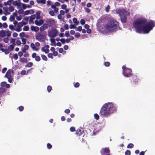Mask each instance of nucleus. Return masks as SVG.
<instances>
[{"mask_svg": "<svg viewBox=\"0 0 155 155\" xmlns=\"http://www.w3.org/2000/svg\"><path fill=\"white\" fill-rule=\"evenodd\" d=\"M155 22L152 20H150L147 22L146 18H141L134 21L133 25L137 32L147 34L155 26Z\"/></svg>", "mask_w": 155, "mask_h": 155, "instance_id": "nucleus-1", "label": "nucleus"}, {"mask_svg": "<svg viewBox=\"0 0 155 155\" xmlns=\"http://www.w3.org/2000/svg\"><path fill=\"white\" fill-rule=\"evenodd\" d=\"M117 107L110 103H107L104 104L101 107L99 114L104 117H107L117 111Z\"/></svg>", "mask_w": 155, "mask_h": 155, "instance_id": "nucleus-2", "label": "nucleus"}, {"mask_svg": "<svg viewBox=\"0 0 155 155\" xmlns=\"http://www.w3.org/2000/svg\"><path fill=\"white\" fill-rule=\"evenodd\" d=\"M105 28L108 31H112L119 27V23L115 20H110L105 26Z\"/></svg>", "mask_w": 155, "mask_h": 155, "instance_id": "nucleus-3", "label": "nucleus"}, {"mask_svg": "<svg viewBox=\"0 0 155 155\" xmlns=\"http://www.w3.org/2000/svg\"><path fill=\"white\" fill-rule=\"evenodd\" d=\"M123 74L126 77H130L133 75L132 70L131 68H127L125 65L122 66Z\"/></svg>", "mask_w": 155, "mask_h": 155, "instance_id": "nucleus-4", "label": "nucleus"}, {"mask_svg": "<svg viewBox=\"0 0 155 155\" xmlns=\"http://www.w3.org/2000/svg\"><path fill=\"white\" fill-rule=\"evenodd\" d=\"M35 39L40 42L44 41L46 39L45 35L41 33H38L35 35Z\"/></svg>", "mask_w": 155, "mask_h": 155, "instance_id": "nucleus-5", "label": "nucleus"}, {"mask_svg": "<svg viewBox=\"0 0 155 155\" xmlns=\"http://www.w3.org/2000/svg\"><path fill=\"white\" fill-rule=\"evenodd\" d=\"M116 13L119 14V15L120 16L126 15L127 11L124 8H117L116 10Z\"/></svg>", "mask_w": 155, "mask_h": 155, "instance_id": "nucleus-6", "label": "nucleus"}, {"mask_svg": "<svg viewBox=\"0 0 155 155\" xmlns=\"http://www.w3.org/2000/svg\"><path fill=\"white\" fill-rule=\"evenodd\" d=\"M13 72V71L11 70L10 69H9L5 76V77H6L8 79V81L9 83H11L12 81V75H11V73Z\"/></svg>", "mask_w": 155, "mask_h": 155, "instance_id": "nucleus-7", "label": "nucleus"}, {"mask_svg": "<svg viewBox=\"0 0 155 155\" xmlns=\"http://www.w3.org/2000/svg\"><path fill=\"white\" fill-rule=\"evenodd\" d=\"M132 84H137L139 80L138 76L136 75H134L132 78L130 79Z\"/></svg>", "mask_w": 155, "mask_h": 155, "instance_id": "nucleus-8", "label": "nucleus"}, {"mask_svg": "<svg viewBox=\"0 0 155 155\" xmlns=\"http://www.w3.org/2000/svg\"><path fill=\"white\" fill-rule=\"evenodd\" d=\"M58 34V31L56 29H52L48 33L50 37L53 38L56 37Z\"/></svg>", "mask_w": 155, "mask_h": 155, "instance_id": "nucleus-9", "label": "nucleus"}, {"mask_svg": "<svg viewBox=\"0 0 155 155\" xmlns=\"http://www.w3.org/2000/svg\"><path fill=\"white\" fill-rule=\"evenodd\" d=\"M110 150L109 147L103 148L101 151L102 155H110Z\"/></svg>", "mask_w": 155, "mask_h": 155, "instance_id": "nucleus-10", "label": "nucleus"}, {"mask_svg": "<svg viewBox=\"0 0 155 155\" xmlns=\"http://www.w3.org/2000/svg\"><path fill=\"white\" fill-rule=\"evenodd\" d=\"M121 21L123 23H126L127 21V18L125 15L120 16Z\"/></svg>", "mask_w": 155, "mask_h": 155, "instance_id": "nucleus-11", "label": "nucleus"}, {"mask_svg": "<svg viewBox=\"0 0 155 155\" xmlns=\"http://www.w3.org/2000/svg\"><path fill=\"white\" fill-rule=\"evenodd\" d=\"M35 23L36 25L40 26L43 24V21L42 19L40 20L39 21L36 20L35 21Z\"/></svg>", "mask_w": 155, "mask_h": 155, "instance_id": "nucleus-12", "label": "nucleus"}, {"mask_svg": "<svg viewBox=\"0 0 155 155\" xmlns=\"http://www.w3.org/2000/svg\"><path fill=\"white\" fill-rule=\"evenodd\" d=\"M31 30L32 31L37 32L39 30V28L38 27H35L33 26H31Z\"/></svg>", "mask_w": 155, "mask_h": 155, "instance_id": "nucleus-13", "label": "nucleus"}, {"mask_svg": "<svg viewBox=\"0 0 155 155\" xmlns=\"http://www.w3.org/2000/svg\"><path fill=\"white\" fill-rule=\"evenodd\" d=\"M6 36V31L5 30L0 31V37L4 38Z\"/></svg>", "mask_w": 155, "mask_h": 155, "instance_id": "nucleus-14", "label": "nucleus"}, {"mask_svg": "<svg viewBox=\"0 0 155 155\" xmlns=\"http://www.w3.org/2000/svg\"><path fill=\"white\" fill-rule=\"evenodd\" d=\"M19 61L22 63H27L28 61L27 59L25 58H20Z\"/></svg>", "mask_w": 155, "mask_h": 155, "instance_id": "nucleus-15", "label": "nucleus"}, {"mask_svg": "<svg viewBox=\"0 0 155 155\" xmlns=\"http://www.w3.org/2000/svg\"><path fill=\"white\" fill-rule=\"evenodd\" d=\"M30 46L33 50H35V51H38L39 50L38 48L35 47V44L33 43H31L30 44Z\"/></svg>", "mask_w": 155, "mask_h": 155, "instance_id": "nucleus-16", "label": "nucleus"}, {"mask_svg": "<svg viewBox=\"0 0 155 155\" xmlns=\"http://www.w3.org/2000/svg\"><path fill=\"white\" fill-rule=\"evenodd\" d=\"M12 4L14 5L19 7L20 6L21 3L19 2H18L17 1H15L13 2Z\"/></svg>", "mask_w": 155, "mask_h": 155, "instance_id": "nucleus-17", "label": "nucleus"}, {"mask_svg": "<svg viewBox=\"0 0 155 155\" xmlns=\"http://www.w3.org/2000/svg\"><path fill=\"white\" fill-rule=\"evenodd\" d=\"M45 47H42L41 50L43 52H44L45 54L48 53L49 52V50L48 49H45Z\"/></svg>", "mask_w": 155, "mask_h": 155, "instance_id": "nucleus-18", "label": "nucleus"}, {"mask_svg": "<svg viewBox=\"0 0 155 155\" xmlns=\"http://www.w3.org/2000/svg\"><path fill=\"white\" fill-rule=\"evenodd\" d=\"M8 8L7 7H4L3 8V9L5 10V12L6 13H5V14L6 15H8L10 14V13L8 12Z\"/></svg>", "mask_w": 155, "mask_h": 155, "instance_id": "nucleus-19", "label": "nucleus"}, {"mask_svg": "<svg viewBox=\"0 0 155 155\" xmlns=\"http://www.w3.org/2000/svg\"><path fill=\"white\" fill-rule=\"evenodd\" d=\"M45 0H36V2L38 3H41L45 4L46 3Z\"/></svg>", "mask_w": 155, "mask_h": 155, "instance_id": "nucleus-20", "label": "nucleus"}, {"mask_svg": "<svg viewBox=\"0 0 155 155\" xmlns=\"http://www.w3.org/2000/svg\"><path fill=\"white\" fill-rule=\"evenodd\" d=\"M31 11L32 12V13H34V11L33 9L31 10ZM30 10H27L26 11H25L24 12V14L25 15H28L29 14H31V13H30Z\"/></svg>", "mask_w": 155, "mask_h": 155, "instance_id": "nucleus-21", "label": "nucleus"}, {"mask_svg": "<svg viewBox=\"0 0 155 155\" xmlns=\"http://www.w3.org/2000/svg\"><path fill=\"white\" fill-rule=\"evenodd\" d=\"M40 12L39 11H38L36 12L35 14L36 18L37 19H39L40 18Z\"/></svg>", "mask_w": 155, "mask_h": 155, "instance_id": "nucleus-22", "label": "nucleus"}, {"mask_svg": "<svg viewBox=\"0 0 155 155\" xmlns=\"http://www.w3.org/2000/svg\"><path fill=\"white\" fill-rule=\"evenodd\" d=\"M76 134L77 135L80 136L82 134V132L80 129H78L76 131Z\"/></svg>", "mask_w": 155, "mask_h": 155, "instance_id": "nucleus-23", "label": "nucleus"}, {"mask_svg": "<svg viewBox=\"0 0 155 155\" xmlns=\"http://www.w3.org/2000/svg\"><path fill=\"white\" fill-rule=\"evenodd\" d=\"M14 45H11L8 46V49L9 50H13L14 48Z\"/></svg>", "mask_w": 155, "mask_h": 155, "instance_id": "nucleus-24", "label": "nucleus"}, {"mask_svg": "<svg viewBox=\"0 0 155 155\" xmlns=\"http://www.w3.org/2000/svg\"><path fill=\"white\" fill-rule=\"evenodd\" d=\"M36 18L35 15H33L30 16V21H32V23L33 22V20Z\"/></svg>", "mask_w": 155, "mask_h": 155, "instance_id": "nucleus-25", "label": "nucleus"}, {"mask_svg": "<svg viewBox=\"0 0 155 155\" xmlns=\"http://www.w3.org/2000/svg\"><path fill=\"white\" fill-rule=\"evenodd\" d=\"M41 57L42 58V59L45 61H47L48 60V58L46 56L44 55L41 54Z\"/></svg>", "mask_w": 155, "mask_h": 155, "instance_id": "nucleus-26", "label": "nucleus"}, {"mask_svg": "<svg viewBox=\"0 0 155 155\" xmlns=\"http://www.w3.org/2000/svg\"><path fill=\"white\" fill-rule=\"evenodd\" d=\"M73 21L74 23H75L76 25H78V22L77 21V19L75 18H74L73 19Z\"/></svg>", "mask_w": 155, "mask_h": 155, "instance_id": "nucleus-27", "label": "nucleus"}, {"mask_svg": "<svg viewBox=\"0 0 155 155\" xmlns=\"http://www.w3.org/2000/svg\"><path fill=\"white\" fill-rule=\"evenodd\" d=\"M5 91V88L2 87H0V94H2Z\"/></svg>", "mask_w": 155, "mask_h": 155, "instance_id": "nucleus-28", "label": "nucleus"}, {"mask_svg": "<svg viewBox=\"0 0 155 155\" xmlns=\"http://www.w3.org/2000/svg\"><path fill=\"white\" fill-rule=\"evenodd\" d=\"M33 64L31 62H29L26 65V67L30 68L33 65Z\"/></svg>", "mask_w": 155, "mask_h": 155, "instance_id": "nucleus-29", "label": "nucleus"}, {"mask_svg": "<svg viewBox=\"0 0 155 155\" xmlns=\"http://www.w3.org/2000/svg\"><path fill=\"white\" fill-rule=\"evenodd\" d=\"M29 29V28L28 26H25L23 28V30L24 31H28Z\"/></svg>", "mask_w": 155, "mask_h": 155, "instance_id": "nucleus-30", "label": "nucleus"}, {"mask_svg": "<svg viewBox=\"0 0 155 155\" xmlns=\"http://www.w3.org/2000/svg\"><path fill=\"white\" fill-rule=\"evenodd\" d=\"M25 33L24 32H22L20 33L19 36L21 38H23L25 37Z\"/></svg>", "mask_w": 155, "mask_h": 155, "instance_id": "nucleus-31", "label": "nucleus"}, {"mask_svg": "<svg viewBox=\"0 0 155 155\" xmlns=\"http://www.w3.org/2000/svg\"><path fill=\"white\" fill-rule=\"evenodd\" d=\"M6 33L8 37H9L11 35L12 32L8 30L6 32Z\"/></svg>", "mask_w": 155, "mask_h": 155, "instance_id": "nucleus-32", "label": "nucleus"}, {"mask_svg": "<svg viewBox=\"0 0 155 155\" xmlns=\"http://www.w3.org/2000/svg\"><path fill=\"white\" fill-rule=\"evenodd\" d=\"M110 9V6L109 5H108L105 8V10L106 12H109V9Z\"/></svg>", "mask_w": 155, "mask_h": 155, "instance_id": "nucleus-33", "label": "nucleus"}, {"mask_svg": "<svg viewBox=\"0 0 155 155\" xmlns=\"http://www.w3.org/2000/svg\"><path fill=\"white\" fill-rule=\"evenodd\" d=\"M94 118L97 120L99 119V115L97 114H95L94 115Z\"/></svg>", "mask_w": 155, "mask_h": 155, "instance_id": "nucleus-34", "label": "nucleus"}, {"mask_svg": "<svg viewBox=\"0 0 155 155\" xmlns=\"http://www.w3.org/2000/svg\"><path fill=\"white\" fill-rule=\"evenodd\" d=\"M134 145L133 143H130L127 146V147L129 148H131L133 147Z\"/></svg>", "mask_w": 155, "mask_h": 155, "instance_id": "nucleus-35", "label": "nucleus"}, {"mask_svg": "<svg viewBox=\"0 0 155 155\" xmlns=\"http://www.w3.org/2000/svg\"><path fill=\"white\" fill-rule=\"evenodd\" d=\"M15 17H14V16H13L12 15H11L10 16L9 19V21H12L15 20Z\"/></svg>", "mask_w": 155, "mask_h": 155, "instance_id": "nucleus-36", "label": "nucleus"}, {"mask_svg": "<svg viewBox=\"0 0 155 155\" xmlns=\"http://www.w3.org/2000/svg\"><path fill=\"white\" fill-rule=\"evenodd\" d=\"M23 25V24L22 22L18 23L17 25V27L21 28Z\"/></svg>", "mask_w": 155, "mask_h": 155, "instance_id": "nucleus-37", "label": "nucleus"}, {"mask_svg": "<svg viewBox=\"0 0 155 155\" xmlns=\"http://www.w3.org/2000/svg\"><path fill=\"white\" fill-rule=\"evenodd\" d=\"M15 39L14 38H12L10 40V43H13L12 45H15Z\"/></svg>", "mask_w": 155, "mask_h": 155, "instance_id": "nucleus-38", "label": "nucleus"}, {"mask_svg": "<svg viewBox=\"0 0 155 155\" xmlns=\"http://www.w3.org/2000/svg\"><path fill=\"white\" fill-rule=\"evenodd\" d=\"M35 60L37 61H39L41 60V58L39 56H37L35 58Z\"/></svg>", "mask_w": 155, "mask_h": 155, "instance_id": "nucleus-39", "label": "nucleus"}, {"mask_svg": "<svg viewBox=\"0 0 155 155\" xmlns=\"http://www.w3.org/2000/svg\"><path fill=\"white\" fill-rule=\"evenodd\" d=\"M11 5V4L8 1L7 2H4V5L5 6H6L7 5Z\"/></svg>", "mask_w": 155, "mask_h": 155, "instance_id": "nucleus-40", "label": "nucleus"}, {"mask_svg": "<svg viewBox=\"0 0 155 155\" xmlns=\"http://www.w3.org/2000/svg\"><path fill=\"white\" fill-rule=\"evenodd\" d=\"M9 10L10 12H12L14 10V8L13 6H10L9 7Z\"/></svg>", "mask_w": 155, "mask_h": 155, "instance_id": "nucleus-41", "label": "nucleus"}, {"mask_svg": "<svg viewBox=\"0 0 155 155\" xmlns=\"http://www.w3.org/2000/svg\"><path fill=\"white\" fill-rule=\"evenodd\" d=\"M131 154V152L130 150H127L125 152V155H130Z\"/></svg>", "mask_w": 155, "mask_h": 155, "instance_id": "nucleus-42", "label": "nucleus"}, {"mask_svg": "<svg viewBox=\"0 0 155 155\" xmlns=\"http://www.w3.org/2000/svg\"><path fill=\"white\" fill-rule=\"evenodd\" d=\"M6 83V82L5 81L1 83V84H0L1 86L2 87H5V86Z\"/></svg>", "mask_w": 155, "mask_h": 155, "instance_id": "nucleus-43", "label": "nucleus"}, {"mask_svg": "<svg viewBox=\"0 0 155 155\" xmlns=\"http://www.w3.org/2000/svg\"><path fill=\"white\" fill-rule=\"evenodd\" d=\"M49 13L51 16H54V12L52 11H50L49 12Z\"/></svg>", "mask_w": 155, "mask_h": 155, "instance_id": "nucleus-44", "label": "nucleus"}, {"mask_svg": "<svg viewBox=\"0 0 155 155\" xmlns=\"http://www.w3.org/2000/svg\"><path fill=\"white\" fill-rule=\"evenodd\" d=\"M53 54L51 53H48V57L50 58H51L52 59L53 58Z\"/></svg>", "mask_w": 155, "mask_h": 155, "instance_id": "nucleus-45", "label": "nucleus"}, {"mask_svg": "<svg viewBox=\"0 0 155 155\" xmlns=\"http://www.w3.org/2000/svg\"><path fill=\"white\" fill-rule=\"evenodd\" d=\"M22 42V44L23 45H25L26 44V40L25 38H21Z\"/></svg>", "mask_w": 155, "mask_h": 155, "instance_id": "nucleus-46", "label": "nucleus"}, {"mask_svg": "<svg viewBox=\"0 0 155 155\" xmlns=\"http://www.w3.org/2000/svg\"><path fill=\"white\" fill-rule=\"evenodd\" d=\"M9 28L11 30H15V29L14 28V26L12 25H10L9 26Z\"/></svg>", "mask_w": 155, "mask_h": 155, "instance_id": "nucleus-47", "label": "nucleus"}, {"mask_svg": "<svg viewBox=\"0 0 155 155\" xmlns=\"http://www.w3.org/2000/svg\"><path fill=\"white\" fill-rule=\"evenodd\" d=\"M52 90V87L51 86L49 85L47 87V90L49 92H50Z\"/></svg>", "mask_w": 155, "mask_h": 155, "instance_id": "nucleus-48", "label": "nucleus"}, {"mask_svg": "<svg viewBox=\"0 0 155 155\" xmlns=\"http://www.w3.org/2000/svg\"><path fill=\"white\" fill-rule=\"evenodd\" d=\"M80 23L82 25H84L85 23V21L84 19H81L80 20Z\"/></svg>", "mask_w": 155, "mask_h": 155, "instance_id": "nucleus-49", "label": "nucleus"}, {"mask_svg": "<svg viewBox=\"0 0 155 155\" xmlns=\"http://www.w3.org/2000/svg\"><path fill=\"white\" fill-rule=\"evenodd\" d=\"M60 41L63 44H64L65 43V39L64 38H61L60 40Z\"/></svg>", "mask_w": 155, "mask_h": 155, "instance_id": "nucleus-50", "label": "nucleus"}, {"mask_svg": "<svg viewBox=\"0 0 155 155\" xmlns=\"http://www.w3.org/2000/svg\"><path fill=\"white\" fill-rule=\"evenodd\" d=\"M47 147L48 149H50L52 148V146L50 143H48L47 144Z\"/></svg>", "mask_w": 155, "mask_h": 155, "instance_id": "nucleus-51", "label": "nucleus"}, {"mask_svg": "<svg viewBox=\"0 0 155 155\" xmlns=\"http://www.w3.org/2000/svg\"><path fill=\"white\" fill-rule=\"evenodd\" d=\"M13 57L14 58L15 60H17L18 59V55H17V54L16 53L14 54H13Z\"/></svg>", "mask_w": 155, "mask_h": 155, "instance_id": "nucleus-52", "label": "nucleus"}, {"mask_svg": "<svg viewBox=\"0 0 155 155\" xmlns=\"http://www.w3.org/2000/svg\"><path fill=\"white\" fill-rule=\"evenodd\" d=\"M104 65L106 67H109L110 65V63L109 62H106L104 63Z\"/></svg>", "mask_w": 155, "mask_h": 155, "instance_id": "nucleus-53", "label": "nucleus"}, {"mask_svg": "<svg viewBox=\"0 0 155 155\" xmlns=\"http://www.w3.org/2000/svg\"><path fill=\"white\" fill-rule=\"evenodd\" d=\"M3 41L5 43H7L9 40L8 38H5L3 39Z\"/></svg>", "mask_w": 155, "mask_h": 155, "instance_id": "nucleus-54", "label": "nucleus"}, {"mask_svg": "<svg viewBox=\"0 0 155 155\" xmlns=\"http://www.w3.org/2000/svg\"><path fill=\"white\" fill-rule=\"evenodd\" d=\"M67 8V5L65 4H63L61 5V8L63 9H65Z\"/></svg>", "mask_w": 155, "mask_h": 155, "instance_id": "nucleus-55", "label": "nucleus"}, {"mask_svg": "<svg viewBox=\"0 0 155 155\" xmlns=\"http://www.w3.org/2000/svg\"><path fill=\"white\" fill-rule=\"evenodd\" d=\"M65 36L67 37L70 36L69 32V31H66L65 32Z\"/></svg>", "mask_w": 155, "mask_h": 155, "instance_id": "nucleus-56", "label": "nucleus"}, {"mask_svg": "<svg viewBox=\"0 0 155 155\" xmlns=\"http://www.w3.org/2000/svg\"><path fill=\"white\" fill-rule=\"evenodd\" d=\"M2 26L4 28H6L8 27V25L6 22H5L2 25Z\"/></svg>", "mask_w": 155, "mask_h": 155, "instance_id": "nucleus-57", "label": "nucleus"}, {"mask_svg": "<svg viewBox=\"0 0 155 155\" xmlns=\"http://www.w3.org/2000/svg\"><path fill=\"white\" fill-rule=\"evenodd\" d=\"M21 74L22 75H24L26 74V71L25 70H23L21 72Z\"/></svg>", "mask_w": 155, "mask_h": 155, "instance_id": "nucleus-58", "label": "nucleus"}, {"mask_svg": "<svg viewBox=\"0 0 155 155\" xmlns=\"http://www.w3.org/2000/svg\"><path fill=\"white\" fill-rule=\"evenodd\" d=\"M79 83L78 82H76L74 84V87H79Z\"/></svg>", "mask_w": 155, "mask_h": 155, "instance_id": "nucleus-59", "label": "nucleus"}, {"mask_svg": "<svg viewBox=\"0 0 155 155\" xmlns=\"http://www.w3.org/2000/svg\"><path fill=\"white\" fill-rule=\"evenodd\" d=\"M70 130L71 132H74L75 130V128L73 127H71L70 128Z\"/></svg>", "mask_w": 155, "mask_h": 155, "instance_id": "nucleus-60", "label": "nucleus"}, {"mask_svg": "<svg viewBox=\"0 0 155 155\" xmlns=\"http://www.w3.org/2000/svg\"><path fill=\"white\" fill-rule=\"evenodd\" d=\"M42 26L45 29L47 28L48 27L47 24L46 23L43 24L42 25Z\"/></svg>", "mask_w": 155, "mask_h": 155, "instance_id": "nucleus-61", "label": "nucleus"}, {"mask_svg": "<svg viewBox=\"0 0 155 155\" xmlns=\"http://www.w3.org/2000/svg\"><path fill=\"white\" fill-rule=\"evenodd\" d=\"M80 34L78 32L76 33L74 35V36L77 38L79 37L80 36Z\"/></svg>", "mask_w": 155, "mask_h": 155, "instance_id": "nucleus-62", "label": "nucleus"}, {"mask_svg": "<svg viewBox=\"0 0 155 155\" xmlns=\"http://www.w3.org/2000/svg\"><path fill=\"white\" fill-rule=\"evenodd\" d=\"M16 43L18 45H20L21 44V42L20 40H17L16 41Z\"/></svg>", "mask_w": 155, "mask_h": 155, "instance_id": "nucleus-63", "label": "nucleus"}, {"mask_svg": "<svg viewBox=\"0 0 155 155\" xmlns=\"http://www.w3.org/2000/svg\"><path fill=\"white\" fill-rule=\"evenodd\" d=\"M70 111L69 109H67L64 110V112L65 113L68 114L70 113Z\"/></svg>", "mask_w": 155, "mask_h": 155, "instance_id": "nucleus-64", "label": "nucleus"}]
</instances>
